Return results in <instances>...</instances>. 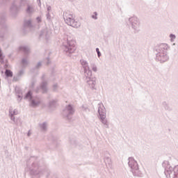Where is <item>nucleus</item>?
I'll return each instance as SVG.
<instances>
[{"mask_svg":"<svg viewBox=\"0 0 178 178\" xmlns=\"http://www.w3.org/2000/svg\"><path fill=\"white\" fill-rule=\"evenodd\" d=\"M26 166L30 171V175L33 177L40 178L44 173H47V176H48V170H44L42 163H40L35 156L30 157L27 161Z\"/></svg>","mask_w":178,"mask_h":178,"instance_id":"nucleus-1","label":"nucleus"},{"mask_svg":"<svg viewBox=\"0 0 178 178\" xmlns=\"http://www.w3.org/2000/svg\"><path fill=\"white\" fill-rule=\"evenodd\" d=\"M163 166L164 173L167 178H178V165L172 166L169 161H164Z\"/></svg>","mask_w":178,"mask_h":178,"instance_id":"nucleus-2","label":"nucleus"},{"mask_svg":"<svg viewBox=\"0 0 178 178\" xmlns=\"http://www.w3.org/2000/svg\"><path fill=\"white\" fill-rule=\"evenodd\" d=\"M63 16L65 22L68 26H71V27H74L75 29L80 27V23L74 19V15H73L72 13H70V11L64 12Z\"/></svg>","mask_w":178,"mask_h":178,"instance_id":"nucleus-3","label":"nucleus"},{"mask_svg":"<svg viewBox=\"0 0 178 178\" xmlns=\"http://www.w3.org/2000/svg\"><path fill=\"white\" fill-rule=\"evenodd\" d=\"M24 99L29 102V106L31 108H37L41 104V99L38 97H33L31 90L27 92Z\"/></svg>","mask_w":178,"mask_h":178,"instance_id":"nucleus-4","label":"nucleus"},{"mask_svg":"<svg viewBox=\"0 0 178 178\" xmlns=\"http://www.w3.org/2000/svg\"><path fill=\"white\" fill-rule=\"evenodd\" d=\"M63 49L68 56L76 51V41L74 40H67V42L63 44Z\"/></svg>","mask_w":178,"mask_h":178,"instance_id":"nucleus-5","label":"nucleus"},{"mask_svg":"<svg viewBox=\"0 0 178 178\" xmlns=\"http://www.w3.org/2000/svg\"><path fill=\"white\" fill-rule=\"evenodd\" d=\"M128 165L129 168H131V172L133 173L134 176H136L138 177H143V172L140 170V168L138 167V163L134 158L129 159Z\"/></svg>","mask_w":178,"mask_h":178,"instance_id":"nucleus-6","label":"nucleus"},{"mask_svg":"<svg viewBox=\"0 0 178 178\" xmlns=\"http://www.w3.org/2000/svg\"><path fill=\"white\" fill-rule=\"evenodd\" d=\"M19 50L24 52V57L22 58L21 60V65L22 67H27L30 63V60H29V54H30V47L28 46H21L19 47Z\"/></svg>","mask_w":178,"mask_h":178,"instance_id":"nucleus-7","label":"nucleus"},{"mask_svg":"<svg viewBox=\"0 0 178 178\" xmlns=\"http://www.w3.org/2000/svg\"><path fill=\"white\" fill-rule=\"evenodd\" d=\"M74 112H76V110L74 109V106L72 104L67 105L65 108L63 110L62 115L64 118V119H66V120H72V118L74 115Z\"/></svg>","mask_w":178,"mask_h":178,"instance_id":"nucleus-8","label":"nucleus"},{"mask_svg":"<svg viewBox=\"0 0 178 178\" xmlns=\"http://www.w3.org/2000/svg\"><path fill=\"white\" fill-rule=\"evenodd\" d=\"M128 22L134 30V33H139L140 30L141 23L137 17H131L128 19Z\"/></svg>","mask_w":178,"mask_h":178,"instance_id":"nucleus-9","label":"nucleus"},{"mask_svg":"<svg viewBox=\"0 0 178 178\" xmlns=\"http://www.w3.org/2000/svg\"><path fill=\"white\" fill-rule=\"evenodd\" d=\"M86 76V80L88 86L91 88V90H96L97 88H95V86H97V78L95 76H88V75H85Z\"/></svg>","mask_w":178,"mask_h":178,"instance_id":"nucleus-10","label":"nucleus"},{"mask_svg":"<svg viewBox=\"0 0 178 178\" xmlns=\"http://www.w3.org/2000/svg\"><path fill=\"white\" fill-rule=\"evenodd\" d=\"M80 63L83 69L85 76H92V71L90 69V65H88V62L84 59L80 60Z\"/></svg>","mask_w":178,"mask_h":178,"instance_id":"nucleus-11","label":"nucleus"},{"mask_svg":"<svg viewBox=\"0 0 178 178\" xmlns=\"http://www.w3.org/2000/svg\"><path fill=\"white\" fill-rule=\"evenodd\" d=\"M168 48H169V46H168V44L165 43L157 45L155 47V51L156 52V55H159L161 54H168Z\"/></svg>","mask_w":178,"mask_h":178,"instance_id":"nucleus-12","label":"nucleus"},{"mask_svg":"<svg viewBox=\"0 0 178 178\" xmlns=\"http://www.w3.org/2000/svg\"><path fill=\"white\" fill-rule=\"evenodd\" d=\"M24 31H33L34 26L33 25L31 19L25 20L23 26Z\"/></svg>","mask_w":178,"mask_h":178,"instance_id":"nucleus-13","label":"nucleus"},{"mask_svg":"<svg viewBox=\"0 0 178 178\" xmlns=\"http://www.w3.org/2000/svg\"><path fill=\"white\" fill-rule=\"evenodd\" d=\"M156 59L161 62V63H163L165 62H168L169 60V56L168 53H163L161 54H156Z\"/></svg>","mask_w":178,"mask_h":178,"instance_id":"nucleus-14","label":"nucleus"},{"mask_svg":"<svg viewBox=\"0 0 178 178\" xmlns=\"http://www.w3.org/2000/svg\"><path fill=\"white\" fill-rule=\"evenodd\" d=\"M98 113L99 115V118L106 117V108L102 103L98 104Z\"/></svg>","mask_w":178,"mask_h":178,"instance_id":"nucleus-15","label":"nucleus"},{"mask_svg":"<svg viewBox=\"0 0 178 178\" xmlns=\"http://www.w3.org/2000/svg\"><path fill=\"white\" fill-rule=\"evenodd\" d=\"M19 113L17 112V110L15 109L13 110V108H10L9 109V117L11 120L14 122L15 124H17V122H16V119L15 118V115H17Z\"/></svg>","mask_w":178,"mask_h":178,"instance_id":"nucleus-16","label":"nucleus"},{"mask_svg":"<svg viewBox=\"0 0 178 178\" xmlns=\"http://www.w3.org/2000/svg\"><path fill=\"white\" fill-rule=\"evenodd\" d=\"M47 86H48V83H47V81H42L40 88H37L35 92H38L40 88V90H42L43 94H45V92L48 91V87H47Z\"/></svg>","mask_w":178,"mask_h":178,"instance_id":"nucleus-17","label":"nucleus"},{"mask_svg":"<svg viewBox=\"0 0 178 178\" xmlns=\"http://www.w3.org/2000/svg\"><path fill=\"white\" fill-rule=\"evenodd\" d=\"M50 35L51 32L49 31L48 29H43L40 33V37L42 38H45L46 40H48Z\"/></svg>","mask_w":178,"mask_h":178,"instance_id":"nucleus-18","label":"nucleus"},{"mask_svg":"<svg viewBox=\"0 0 178 178\" xmlns=\"http://www.w3.org/2000/svg\"><path fill=\"white\" fill-rule=\"evenodd\" d=\"M38 127L40 131H42V133H45V131L48 130V122H44L42 123H39Z\"/></svg>","mask_w":178,"mask_h":178,"instance_id":"nucleus-19","label":"nucleus"},{"mask_svg":"<svg viewBox=\"0 0 178 178\" xmlns=\"http://www.w3.org/2000/svg\"><path fill=\"white\" fill-rule=\"evenodd\" d=\"M99 120L102 123L104 127H105L106 129H109V122L108 121V119H106V116L100 117Z\"/></svg>","mask_w":178,"mask_h":178,"instance_id":"nucleus-20","label":"nucleus"},{"mask_svg":"<svg viewBox=\"0 0 178 178\" xmlns=\"http://www.w3.org/2000/svg\"><path fill=\"white\" fill-rule=\"evenodd\" d=\"M35 12V10L34 9V7L30 4H28L26 9V13H27V15H31Z\"/></svg>","mask_w":178,"mask_h":178,"instance_id":"nucleus-21","label":"nucleus"},{"mask_svg":"<svg viewBox=\"0 0 178 178\" xmlns=\"http://www.w3.org/2000/svg\"><path fill=\"white\" fill-rule=\"evenodd\" d=\"M104 163L106 168H112V160L111 159V157L106 156L104 157Z\"/></svg>","mask_w":178,"mask_h":178,"instance_id":"nucleus-22","label":"nucleus"},{"mask_svg":"<svg viewBox=\"0 0 178 178\" xmlns=\"http://www.w3.org/2000/svg\"><path fill=\"white\" fill-rule=\"evenodd\" d=\"M23 74H24V71L23 70H21L20 71H19L17 76H14L13 81H19V79L22 77V76H23Z\"/></svg>","mask_w":178,"mask_h":178,"instance_id":"nucleus-23","label":"nucleus"},{"mask_svg":"<svg viewBox=\"0 0 178 178\" xmlns=\"http://www.w3.org/2000/svg\"><path fill=\"white\" fill-rule=\"evenodd\" d=\"M15 92L17 95L18 97V102H20V101H22V99H23V95H22V90L19 89V88H15Z\"/></svg>","mask_w":178,"mask_h":178,"instance_id":"nucleus-24","label":"nucleus"},{"mask_svg":"<svg viewBox=\"0 0 178 178\" xmlns=\"http://www.w3.org/2000/svg\"><path fill=\"white\" fill-rule=\"evenodd\" d=\"M17 10H19V7L17 6V4H16V2H14L11 6L10 11L13 13H16Z\"/></svg>","mask_w":178,"mask_h":178,"instance_id":"nucleus-25","label":"nucleus"},{"mask_svg":"<svg viewBox=\"0 0 178 178\" xmlns=\"http://www.w3.org/2000/svg\"><path fill=\"white\" fill-rule=\"evenodd\" d=\"M48 107L50 109H54V108H56V100H51L49 102Z\"/></svg>","mask_w":178,"mask_h":178,"instance_id":"nucleus-26","label":"nucleus"},{"mask_svg":"<svg viewBox=\"0 0 178 178\" xmlns=\"http://www.w3.org/2000/svg\"><path fill=\"white\" fill-rule=\"evenodd\" d=\"M5 74L6 77H13V72L10 71V70H6Z\"/></svg>","mask_w":178,"mask_h":178,"instance_id":"nucleus-27","label":"nucleus"},{"mask_svg":"<svg viewBox=\"0 0 178 178\" xmlns=\"http://www.w3.org/2000/svg\"><path fill=\"white\" fill-rule=\"evenodd\" d=\"M90 67L92 68V72H95V73H97V72H98V68L97 67L95 63H91Z\"/></svg>","mask_w":178,"mask_h":178,"instance_id":"nucleus-28","label":"nucleus"},{"mask_svg":"<svg viewBox=\"0 0 178 178\" xmlns=\"http://www.w3.org/2000/svg\"><path fill=\"white\" fill-rule=\"evenodd\" d=\"M26 5H29V1L27 0H21L19 2L20 6H26Z\"/></svg>","mask_w":178,"mask_h":178,"instance_id":"nucleus-29","label":"nucleus"},{"mask_svg":"<svg viewBox=\"0 0 178 178\" xmlns=\"http://www.w3.org/2000/svg\"><path fill=\"white\" fill-rule=\"evenodd\" d=\"M92 19L94 20H98V13L94 12L91 15Z\"/></svg>","mask_w":178,"mask_h":178,"instance_id":"nucleus-30","label":"nucleus"},{"mask_svg":"<svg viewBox=\"0 0 178 178\" xmlns=\"http://www.w3.org/2000/svg\"><path fill=\"white\" fill-rule=\"evenodd\" d=\"M163 106L166 109L167 111H170V107H169V104L166 103V102H163Z\"/></svg>","mask_w":178,"mask_h":178,"instance_id":"nucleus-31","label":"nucleus"},{"mask_svg":"<svg viewBox=\"0 0 178 178\" xmlns=\"http://www.w3.org/2000/svg\"><path fill=\"white\" fill-rule=\"evenodd\" d=\"M170 38L171 42H174L175 40H176V35L171 33L170 35Z\"/></svg>","mask_w":178,"mask_h":178,"instance_id":"nucleus-32","label":"nucleus"},{"mask_svg":"<svg viewBox=\"0 0 178 178\" xmlns=\"http://www.w3.org/2000/svg\"><path fill=\"white\" fill-rule=\"evenodd\" d=\"M81 108H82V111H83L84 112H87V111H90V109H88V107L87 106L83 105Z\"/></svg>","mask_w":178,"mask_h":178,"instance_id":"nucleus-33","label":"nucleus"},{"mask_svg":"<svg viewBox=\"0 0 178 178\" xmlns=\"http://www.w3.org/2000/svg\"><path fill=\"white\" fill-rule=\"evenodd\" d=\"M42 65V63H41V62L38 63V64L35 67V69H40V67H41Z\"/></svg>","mask_w":178,"mask_h":178,"instance_id":"nucleus-34","label":"nucleus"},{"mask_svg":"<svg viewBox=\"0 0 178 178\" xmlns=\"http://www.w3.org/2000/svg\"><path fill=\"white\" fill-rule=\"evenodd\" d=\"M96 52L97 54V56L98 58H101V51H99V48H96Z\"/></svg>","mask_w":178,"mask_h":178,"instance_id":"nucleus-35","label":"nucleus"},{"mask_svg":"<svg viewBox=\"0 0 178 178\" xmlns=\"http://www.w3.org/2000/svg\"><path fill=\"white\" fill-rule=\"evenodd\" d=\"M53 90L54 91H56V90H58V84L56 83L53 86Z\"/></svg>","mask_w":178,"mask_h":178,"instance_id":"nucleus-36","label":"nucleus"},{"mask_svg":"<svg viewBox=\"0 0 178 178\" xmlns=\"http://www.w3.org/2000/svg\"><path fill=\"white\" fill-rule=\"evenodd\" d=\"M46 16H47V20H51V15L49 14V13H47Z\"/></svg>","mask_w":178,"mask_h":178,"instance_id":"nucleus-37","label":"nucleus"},{"mask_svg":"<svg viewBox=\"0 0 178 178\" xmlns=\"http://www.w3.org/2000/svg\"><path fill=\"white\" fill-rule=\"evenodd\" d=\"M52 8L50 6H47V13H49V12H51Z\"/></svg>","mask_w":178,"mask_h":178,"instance_id":"nucleus-38","label":"nucleus"},{"mask_svg":"<svg viewBox=\"0 0 178 178\" xmlns=\"http://www.w3.org/2000/svg\"><path fill=\"white\" fill-rule=\"evenodd\" d=\"M0 59H3V56H2V50L0 49Z\"/></svg>","mask_w":178,"mask_h":178,"instance_id":"nucleus-39","label":"nucleus"},{"mask_svg":"<svg viewBox=\"0 0 178 178\" xmlns=\"http://www.w3.org/2000/svg\"><path fill=\"white\" fill-rule=\"evenodd\" d=\"M36 20H37L38 23L41 22V18H40V17H38L36 18Z\"/></svg>","mask_w":178,"mask_h":178,"instance_id":"nucleus-40","label":"nucleus"},{"mask_svg":"<svg viewBox=\"0 0 178 178\" xmlns=\"http://www.w3.org/2000/svg\"><path fill=\"white\" fill-rule=\"evenodd\" d=\"M3 23H5V19H1L0 24H3Z\"/></svg>","mask_w":178,"mask_h":178,"instance_id":"nucleus-41","label":"nucleus"},{"mask_svg":"<svg viewBox=\"0 0 178 178\" xmlns=\"http://www.w3.org/2000/svg\"><path fill=\"white\" fill-rule=\"evenodd\" d=\"M35 84V81H32V83H31V87H32V88H33V87H34V85Z\"/></svg>","mask_w":178,"mask_h":178,"instance_id":"nucleus-42","label":"nucleus"},{"mask_svg":"<svg viewBox=\"0 0 178 178\" xmlns=\"http://www.w3.org/2000/svg\"><path fill=\"white\" fill-rule=\"evenodd\" d=\"M27 136L28 137H30V136H31V132L30 131H29Z\"/></svg>","mask_w":178,"mask_h":178,"instance_id":"nucleus-43","label":"nucleus"},{"mask_svg":"<svg viewBox=\"0 0 178 178\" xmlns=\"http://www.w3.org/2000/svg\"><path fill=\"white\" fill-rule=\"evenodd\" d=\"M172 45H176V43H173V44Z\"/></svg>","mask_w":178,"mask_h":178,"instance_id":"nucleus-44","label":"nucleus"},{"mask_svg":"<svg viewBox=\"0 0 178 178\" xmlns=\"http://www.w3.org/2000/svg\"><path fill=\"white\" fill-rule=\"evenodd\" d=\"M42 79H44V75L42 76Z\"/></svg>","mask_w":178,"mask_h":178,"instance_id":"nucleus-45","label":"nucleus"},{"mask_svg":"<svg viewBox=\"0 0 178 178\" xmlns=\"http://www.w3.org/2000/svg\"><path fill=\"white\" fill-rule=\"evenodd\" d=\"M0 86H1V79H0Z\"/></svg>","mask_w":178,"mask_h":178,"instance_id":"nucleus-46","label":"nucleus"},{"mask_svg":"<svg viewBox=\"0 0 178 178\" xmlns=\"http://www.w3.org/2000/svg\"><path fill=\"white\" fill-rule=\"evenodd\" d=\"M39 2H40V0H39Z\"/></svg>","mask_w":178,"mask_h":178,"instance_id":"nucleus-47","label":"nucleus"}]
</instances>
